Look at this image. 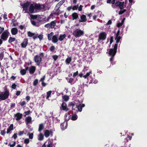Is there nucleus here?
<instances>
[{
    "mask_svg": "<svg viewBox=\"0 0 147 147\" xmlns=\"http://www.w3.org/2000/svg\"><path fill=\"white\" fill-rule=\"evenodd\" d=\"M44 56L43 53H40L39 55H36L34 57V62L36 63L37 65H39L40 63L42 61V58Z\"/></svg>",
    "mask_w": 147,
    "mask_h": 147,
    "instance_id": "nucleus-1",
    "label": "nucleus"
},
{
    "mask_svg": "<svg viewBox=\"0 0 147 147\" xmlns=\"http://www.w3.org/2000/svg\"><path fill=\"white\" fill-rule=\"evenodd\" d=\"M84 33V32L83 31L78 28L74 31L72 34L76 38H77L83 36Z\"/></svg>",
    "mask_w": 147,
    "mask_h": 147,
    "instance_id": "nucleus-2",
    "label": "nucleus"
},
{
    "mask_svg": "<svg viewBox=\"0 0 147 147\" xmlns=\"http://www.w3.org/2000/svg\"><path fill=\"white\" fill-rule=\"evenodd\" d=\"M117 44H115L114 46L113 49H109V56L114 57L117 52Z\"/></svg>",
    "mask_w": 147,
    "mask_h": 147,
    "instance_id": "nucleus-3",
    "label": "nucleus"
},
{
    "mask_svg": "<svg viewBox=\"0 0 147 147\" xmlns=\"http://www.w3.org/2000/svg\"><path fill=\"white\" fill-rule=\"evenodd\" d=\"M9 95V91L6 88L5 89V92L3 93L2 92L0 94V100H4L7 98Z\"/></svg>",
    "mask_w": 147,
    "mask_h": 147,
    "instance_id": "nucleus-4",
    "label": "nucleus"
},
{
    "mask_svg": "<svg viewBox=\"0 0 147 147\" xmlns=\"http://www.w3.org/2000/svg\"><path fill=\"white\" fill-rule=\"evenodd\" d=\"M114 5H113L112 7L113 8H116L117 7H119L120 9L121 10L122 9L124 8V2H120L119 1H117Z\"/></svg>",
    "mask_w": 147,
    "mask_h": 147,
    "instance_id": "nucleus-5",
    "label": "nucleus"
},
{
    "mask_svg": "<svg viewBox=\"0 0 147 147\" xmlns=\"http://www.w3.org/2000/svg\"><path fill=\"white\" fill-rule=\"evenodd\" d=\"M9 33L7 30H5L2 33L1 38L3 41H6L9 37Z\"/></svg>",
    "mask_w": 147,
    "mask_h": 147,
    "instance_id": "nucleus-6",
    "label": "nucleus"
},
{
    "mask_svg": "<svg viewBox=\"0 0 147 147\" xmlns=\"http://www.w3.org/2000/svg\"><path fill=\"white\" fill-rule=\"evenodd\" d=\"M57 23L56 20L52 21L50 23H48L45 25V27L47 28H48L53 29L54 28V27L56 26Z\"/></svg>",
    "mask_w": 147,
    "mask_h": 147,
    "instance_id": "nucleus-7",
    "label": "nucleus"
},
{
    "mask_svg": "<svg viewBox=\"0 0 147 147\" xmlns=\"http://www.w3.org/2000/svg\"><path fill=\"white\" fill-rule=\"evenodd\" d=\"M60 109L65 112H67L69 111V109L67 107V104L65 102H63L60 107Z\"/></svg>",
    "mask_w": 147,
    "mask_h": 147,
    "instance_id": "nucleus-8",
    "label": "nucleus"
},
{
    "mask_svg": "<svg viewBox=\"0 0 147 147\" xmlns=\"http://www.w3.org/2000/svg\"><path fill=\"white\" fill-rule=\"evenodd\" d=\"M107 34L105 32H100L99 35L98 41L101 40H104L106 38Z\"/></svg>",
    "mask_w": 147,
    "mask_h": 147,
    "instance_id": "nucleus-9",
    "label": "nucleus"
},
{
    "mask_svg": "<svg viewBox=\"0 0 147 147\" xmlns=\"http://www.w3.org/2000/svg\"><path fill=\"white\" fill-rule=\"evenodd\" d=\"M44 133L45 137L48 138L50 135L51 136H53V132L51 129L50 130H46L45 131Z\"/></svg>",
    "mask_w": 147,
    "mask_h": 147,
    "instance_id": "nucleus-10",
    "label": "nucleus"
},
{
    "mask_svg": "<svg viewBox=\"0 0 147 147\" xmlns=\"http://www.w3.org/2000/svg\"><path fill=\"white\" fill-rule=\"evenodd\" d=\"M30 2L28 1H26V3L21 5V6L22 7L23 9L26 11L27 10L28 8L30 5Z\"/></svg>",
    "mask_w": 147,
    "mask_h": 147,
    "instance_id": "nucleus-11",
    "label": "nucleus"
},
{
    "mask_svg": "<svg viewBox=\"0 0 147 147\" xmlns=\"http://www.w3.org/2000/svg\"><path fill=\"white\" fill-rule=\"evenodd\" d=\"M14 117H16V120L17 121H18L22 119L23 115L22 113H17L14 115Z\"/></svg>",
    "mask_w": 147,
    "mask_h": 147,
    "instance_id": "nucleus-12",
    "label": "nucleus"
},
{
    "mask_svg": "<svg viewBox=\"0 0 147 147\" xmlns=\"http://www.w3.org/2000/svg\"><path fill=\"white\" fill-rule=\"evenodd\" d=\"M28 44V39L27 38L24 39L23 42L21 44V46L23 48H25Z\"/></svg>",
    "mask_w": 147,
    "mask_h": 147,
    "instance_id": "nucleus-13",
    "label": "nucleus"
},
{
    "mask_svg": "<svg viewBox=\"0 0 147 147\" xmlns=\"http://www.w3.org/2000/svg\"><path fill=\"white\" fill-rule=\"evenodd\" d=\"M31 22L32 25L37 27L39 26L40 21L37 19H36L34 20H31Z\"/></svg>",
    "mask_w": 147,
    "mask_h": 147,
    "instance_id": "nucleus-14",
    "label": "nucleus"
},
{
    "mask_svg": "<svg viewBox=\"0 0 147 147\" xmlns=\"http://www.w3.org/2000/svg\"><path fill=\"white\" fill-rule=\"evenodd\" d=\"M80 19L79 20V22H85L87 21L86 16L85 15H82L80 16Z\"/></svg>",
    "mask_w": 147,
    "mask_h": 147,
    "instance_id": "nucleus-15",
    "label": "nucleus"
},
{
    "mask_svg": "<svg viewBox=\"0 0 147 147\" xmlns=\"http://www.w3.org/2000/svg\"><path fill=\"white\" fill-rule=\"evenodd\" d=\"M65 0H61L59 1L56 5L55 8H57V11H58L60 6L65 2Z\"/></svg>",
    "mask_w": 147,
    "mask_h": 147,
    "instance_id": "nucleus-16",
    "label": "nucleus"
},
{
    "mask_svg": "<svg viewBox=\"0 0 147 147\" xmlns=\"http://www.w3.org/2000/svg\"><path fill=\"white\" fill-rule=\"evenodd\" d=\"M61 128L62 130H64L67 127V122H64L60 124Z\"/></svg>",
    "mask_w": 147,
    "mask_h": 147,
    "instance_id": "nucleus-17",
    "label": "nucleus"
},
{
    "mask_svg": "<svg viewBox=\"0 0 147 147\" xmlns=\"http://www.w3.org/2000/svg\"><path fill=\"white\" fill-rule=\"evenodd\" d=\"M85 105L84 104H80L78 106L76 105V108H77L79 111L81 112L82 110V108L85 107Z\"/></svg>",
    "mask_w": 147,
    "mask_h": 147,
    "instance_id": "nucleus-18",
    "label": "nucleus"
},
{
    "mask_svg": "<svg viewBox=\"0 0 147 147\" xmlns=\"http://www.w3.org/2000/svg\"><path fill=\"white\" fill-rule=\"evenodd\" d=\"M30 6L29 8V11L31 13H33L34 12L35 9L34 5L33 4H31L30 5Z\"/></svg>",
    "mask_w": 147,
    "mask_h": 147,
    "instance_id": "nucleus-19",
    "label": "nucleus"
},
{
    "mask_svg": "<svg viewBox=\"0 0 147 147\" xmlns=\"http://www.w3.org/2000/svg\"><path fill=\"white\" fill-rule=\"evenodd\" d=\"M72 20H76L78 18V14L77 13L74 12L71 15Z\"/></svg>",
    "mask_w": 147,
    "mask_h": 147,
    "instance_id": "nucleus-20",
    "label": "nucleus"
},
{
    "mask_svg": "<svg viewBox=\"0 0 147 147\" xmlns=\"http://www.w3.org/2000/svg\"><path fill=\"white\" fill-rule=\"evenodd\" d=\"M58 34H55L52 37V42L54 43H57L58 41L57 36Z\"/></svg>",
    "mask_w": 147,
    "mask_h": 147,
    "instance_id": "nucleus-21",
    "label": "nucleus"
},
{
    "mask_svg": "<svg viewBox=\"0 0 147 147\" xmlns=\"http://www.w3.org/2000/svg\"><path fill=\"white\" fill-rule=\"evenodd\" d=\"M36 70V67L34 66H31L29 69V73L30 74H33Z\"/></svg>",
    "mask_w": 147,
    "mask_h": 147,
    "instance_id": "nucleus-22",
    "label": "nucleus"
},
{
    "mask_svg": "<svg viewBox=\"0 0 147 147\" xmlns=\"http://www.w3.org/2000/svg\"><path fill=\"white\" fill-rule=\"evenodd\" d=\"M11 32L12 35H15L17 34L18 30L16 28H13L11 29Z\"/></svg>",
    "mask_w": 147,
    "mask_h": 147,
    "instance_id": "nucleus-23",
    "label": "nucleus"
},
{
    "mask_svg": "<svg viewBox=\"0 0 147 147\" xmlns=\"http://www.w3.org/2000/svg\"><path fill=\"white\" fill-rule=\"evenodd\" d=\"M32 117L30 116H29L26 117L25 120L26 125H28L31 121Z\"/></svg>",
    "mask_w": 147,
    "mask_h": 147,
    "instance_id": "nucleus-24",
    "label": "nucleus"
},
{
    "mask_svg": "<svg viewBox=\"0 0 147 147\" xmlns=\"http://www.w3.org/2000/svg\"><path fill=\"white\" fill-rule=\"evenodd\" d=\"M72 58L71 57L67 58L65 60V62L67 65H69L71 61Z\"/></svg>",
    "mask_w": 147,
    "mask_h": 147,
    "instance_id": "nucleus-25",
    "label": "nucleus"
},
{
    "mask_svg": "<svg viewBox=\"0 0 147 147\" xmlns=\"http://www.w3.org/2000/svg\"><path fill=\"white\" fill-rule=\"evenodd\" d=\"M66 36V35L64 34L63 35L60 34L59 36L58 40L60 41L63 40Z\"/></svg>",
    "mask_w": 147,
    "mask_h": 147,
    "instance_id": "nucleus-26",
    "label": "nucleus"
},
{
    "mask_svg": "<svg viewBox=\"0 0 147 147\" xmlns=\"http://www.w3.org/2000/svg\"><path fill=\"white\" fill-rule=\"evenodd\" d=\"M34 6L35 9L36 10H39L40 9L41 7L40 4L35 3L34 4Z\"/></svg>",
    "mask_w": 147,
    "mask_h": 147,
    "instance_id": "nucleus-27",
    "label": "nucleus"
},
{
    "mask_svg": "<svg viewBox=\"0 0 147 147\" xmlns=\"http://www.w3.org/2000/svg\"><path fill=\"white\" fill-rule=\"evenodd\" d=\"M54 34L53 32H52L50 34H48L47 35V38L49 40H52V37Z\"/></svg>",
    "mask_w": 147,
    "mask_h": 147,
    "instance_id": "nucleus-28",
    "label": "nucleus"
},
{
    "mask_svg": "<svg viewBox=\"0 0 147 147\" xmlns=\"http://www.w3.org/2000/svg\"><path fill=\"white\" fill-rule=\"evenodd\" d=\"M44 126L43 124L42 123L39 125L38 131L40 132L44 129Z\"/></svg>",
    "mask_w": 147,
    "mask_h": 147,
    "instance_id": "nucleus-29",
    "label": "nucleus"
},
{
    "mask_svg": "<svg viewBox=\"0 0 147 147\" xmlns=\"http://www.w3.org/2000/svg\"><path fill=\"white\" fill-rule=\"evenodd\" d=\"M78 117V116L76 114H72L71 119L72 120L75 121L77 119Z\"/></svg>",
    "mask_w": 147,
    "mask_h": 147,
    "instance_id": "nucleus-30",
    "label": "nucleus"
},
{
    "mask_svg": "<svg viewBox=\"0 0 147 147\" xmlns=\"http://www.w3.org/2000/svg\"><path fill=\"white\" fill-rule=\"evenodd\" d=\"M44 138V135L41 133L38 135V139L39 140L42 141L43 140Z\"/></svg>",
    "mask_w": 147,
    "mask_h": 147,
    "instance_id": "nucleus-31",
    "label": "nucleus"
},
{
    "mask_svg": "<svg viewBox=\"0 0 147 147\" xmlns=\"http://www.w3.org/2000/svg\"><path fill=\"white\" fill-rule=\"evenodd\" d=\"M63 99L65 101H67L69 99V97L67 95H65L62 96Z\"/></svg>",
    "mask_w": 147,
    "mask_h": 147,
    "instance_id": "nucleus-32",
    "label": "nucleus"
},
{
    "mask_svg": "<svg viewBox=\"0 0 147 147\" xmlns=\"http://www.w3.org/2000/svg\"><path fill=\"white\" fill-rule=\"evenodd\" d=\"M16 40L15 38H12V37H10L8 40V42L9 43H11L13 42L14 41Z\"/></svg>",
    "mask_w": 147,
    "mask_h": 147,
    "instance_id": "nucleus-33",
    "label": "nucleus"
},
{
    "mask_svg": "<svg viewBox=\"0 0 147 147\" xmlns=\"http://www.w3.org/2000/svg\"><path fill=\"white\" fill-rule=\"evenodd\" d=\"M26 73V71L24 69H22L20 70V73L21 74L22 76L25 75Z\"/></svg>",
    "mask_w": 147,
    "mask_h": 147,
    "instance_id": "nucleus-34",
    "label": "nucleus"
},
{
    "mask_svg": "<svg viewBox=\"0 0 147 147\" xmlns=\"http://www.w3.org/2000/svg\"><path fill=\"white\" fill-rule=\"evenodd\" d=\"M48 143L47 147H52L53 146V142L50 140H48L47 141Z\"/></svg>",
    "mask_w": 147,
    "mask_h": 147,
    "instance_id": "nucleus-35",
    "label": "nucleus"
},
{
    "mask_svg": "<svg viewBox=\"0 0 147 147\" xmlns=\"http://www.w3.org/2000/svg\"><path fill=\"white\" fill-rule=\"evenodd\" d=\"M75 106V103L74 102H70L68 104V106L69 107H73H73H74Z\"/></svg>",
    "mask_w": 147,
    "mask_h": 147,
    "instance_id": "nucleus-36",
    "label": "nucleus"
},
{
    "mask_svg": "<svg viewBox=\"0 0 147 147\" xmlns=\"http://www.w3.org/2000/svg\"><path fill=\"white\" fill-rule=\"evenodd\" d=\"M34 33H32L30 31H28L27 33L28 36L30 37H32L34 36Z\"/></svg>",
    "mask_w": 147,
    "mask_h": 147,
    "instance_id": "nucleus-37",
    "label": "nucleus"
},
{
    "mask_svg": "<svg viewBox=\"0 0 147 147\" xmlns=\"http://www.w3.org/2000/svg\"><path fill=\"white\" fill-rule=\"evenodd\" d=\"M16 144V142L15 141H13L9 144V145L10 147H13L15 146Z\"/></svg>",
    "mask_w": 147,
    "mask_h": 147,
    "instance_id": "nucleus-38",
    "label": "nucleus"
},
{
    "mask_svg": "<svg viewBox=\"0 0 147 147\" xmlns=\"http://www.w3.org/2000/svg\"><path fill=\"white\" fill-rule=\"evenodd\" d=\"M121 38V37L119 36H116L115 39L116 40V43H118L120 41V40Z\"/></svg>",
    "mask_w": 147,
    "mask_h": 147,
    "instance_id": "nucleus-39",
    "label": "nucleus"
},
{
    "mask_svg": "<svg viewBox=\"0 0 147 147\" xmlns=\"http://www.w3.org/2000/svg\"><path fill=\"white\" fill-rule=\"evenodd\" d=\"M52 91L51 90L49 91H48L47 92V99H48L49 98V97L50 96L51 94L52 93Z\"/></svg>",
    "mask_w": 147,
    "mask_h": 147,
    "instance_id": "nucleus-40",
    "label": "nucleus"
},
{
    "mask_svg": "<svg viewBox=\"0 0 147 147\" xmlns=\"http://www.w3.org/2000/svg\"><path fill=\"white\" fill-rule=\"evenodd\" d=\"M79 5L77 4L76 5H74L72 7V9L73 10H76L78 8Z\"/></svg>",
    "mask_w": 147,
    "mask_h": 147,
    "instance_id": "nucleus-41",
    "label": "nucleus"
},
{
    "mask_svg": "<svg viewBox=\"0 0 147 147\" xmlns=\"http://www.w3.org/2000/svg\"><path fill=\"white\" fill-rule=\"evenodd\" d=\"M28 135L29 136V138L30 139H32L33 137V133H28Z\"/></svg>",
    "mask_w": 147,
    "mask_h": 147,
    "instance_id": "nucleus-42",
    "label": "nucleus"
},
{
    "mask_svg": "<svg viewBox=\"0 0 147 147\" xmlns=\"http://www.w3.org/2000/svg\"><path fill=\"white\" fill-rule=\"evenodd\" d=\"M91 73V71L87 73L85 75H84L83 77L85 78H88V77L90 76V74Z\"/></svg>",
    "mask_w": 147,
    "mask_h": 147,
    "instance_id": "nucleus-43",
    "label": "nucleus"
},
{
    "mask_svg": "<svg viewBox=\"0 0 147 147\" xmlns=\"http://www.w3.org/2000/svg\"><path fill=\"white\" fill-rule=\"evenodd\" d=\"M58 56L57 55H54L52 56V57L54 60V61H55L58 58Z\"/></svg>",
    "mask_w": 147,
    "mask_h": 147,
    "instance_id": "nucleus-44",
    "label": "nucleus"
},
{
    "mask_svg": "<svg viewBox=\"0 0 147 147\" xmlns=\"http://www.w3.org/2000/svg\"><path fill=\"white\" fill-rule=\"evenodd\" d=\"M126 11V9H123V10L120 11L119 12V15H121L124 13Z\"/></svg>",
    "mask_w": 147,
    "mask_h": 147,
    "instance_id": "nucleus-45",
    "label": "nucleus"
},
{
    "mask_svg": "<svg viewBox=\"0 0 147 147\" xmlns=\"http://www.w3.org/2000/svg\"><path fill=\"white\" fill-rule=\"evenodd\" d=\"M38 83V80L37 79L34 80L33 82V84L34 86H36Z\"/></svg>",
    "mask_w": 147,
    "mask_h": 147,
    "instance_id": "nucleus-46",
    "label": "nucleus"
},
{
    "mask_svg": "<svg viewBox=\"0 0 147 147\" xmlns=\"http://www.w3.org/2000/svg\"><path fill=\"white\" fill-rule=\"evenodd\" d=\"M24 143L26 144H28L30 142V140L28 138H26L25 139L24 141Z\"/></svg>",
    "mask_w": 147,
    "mask_h": 147,
    "instance_id": "nucleus-47",
    "label": "nucleus"
},
{
    "mask_svg": "<svg viewBox=\"0 0 147 147\" xmlns=\"http://www.w3.org/2000/svg\"><path fill=\"white\" fill-rule=\"evenodd\" d=\"M17 85L15 83H13L12 84L11 86V88L13 89H15L16 88Z\"/></svg>",
    "mask_w": 147,
    "mask_h": 147,
    "instance_id": "nucleus-48",
    "label": "nucleus"
},
{
    "mask_svg": "<svg viewBox=\"0 0 147 147\" xmlns=\"http://www.w3.org/2000/svg\"><path fill=\"white\" fill-rule=\"evenodd\" d=\"M31 19H37L36 18H37V16L36 15H31L30 16Z\"/></svg>",
    "mask_w": 147,
    "mask_h": 147,
    "instance_id": "nucleus-49",
    "label": "nucleus"
},
{
    "mask_svg": "<svg viewBox=\"0 0 147 147\" xmlns=\"http://www.w3.org/2000/svg\"><path fill=\"white\" fill-rule=\"evenodd\" d=\"M4 57V53L3 52H2L0 53V59L1 60H2Z\"/></svg>",
    "mask_w": 147,
    "mask_h": 147,
    "instance_id": "nucleus-50",
    "label": "nucleus"
},
{
    "mask_svg": "<svg viewBox=\"0 0 147 147\" xmlns=\"http://www.w3.org/2000/svg\"><path fill=\"white\" fill-rule=\"evenodd\" d=\"M55 49V47L54 46H52L50 48V50L51 52H53Z\"/></svg>",
    "mask_w": 147,
    "mask_h": 147,
    "instance_id": "nucleus-51",
    "label": "nucleus"
},
{
    "mask_svg": "<svg viewBox=\"0 0 147 147\" xmlns=\"http://www.w3.org/2000/svg\"><path fill=\"white\" fill-rule=\"evenodd\" d=\"M31 113V112L30 110H29L27 111H25V113H26V115H24V116L25 117L26 116V115H28L30 114Z\"/></svg>",
    "mask_w": 147,
    "mask_h": 147,
    "instance_id": "nucleus-52",
    "label": "nucleus"
},
{
    "mask_svg": "<svg viewBox=\"0 0 147 147\" xmlns=\"http://www.w3.org/2000/svg\"><path fill=\"white\" fill-rule=\"evenodd\" d=\"M78 111L75 109H73L72 110V114H76L77 113Z\"/></svg>",
    "mask_w": 147,
    "mask_h": 147,
    "instance_id": "nucleus-53",
    "label": "nucleus"
},
{
    "mask_svg": "<svg viewBox=\"0 0 147 147\" xmlns=\"http://www.w3.org/2000/svg\"><path fill=\"white\" fill-rule=\"evenodd\" d=\"M38 38L40 40H41L43 38V35L42 34H40L37 36Z\"/></svg>",
    "mask_w": 147,
    "mask_h": 147,
    "instance_id": "nucleus-54",
    "label": "nucleus"
},
{
    "mask_svg": "<svg viewBox=\"0 0 147 147\" xmlns=\"http://www.w3.org/2000/svg\"><path fill=\"white\" fill-rule=\"evenodd\" d=\"M83 7V6L82 5H80L79 7H78V10L79 11H81L82 10V8Z\"/></svg>",
    "mask_w": 147,
    "mask_h": 147,
    "instance_id": "nucleus-55",
    "label": "nucleus"
},
{
    "mask_svg": "<svg viewBox=\"0 0 147 147\" xmlns=\"http://www.w3.org/2000/svg\"><path fill=\"white\" fill-rule=\"evenodd\" d=\"M113 36H111L110 37V45H111L112 43L113 42Z\"/></svg>",
    "mask_w": 147,
    "mask_h": 147,
    "instance_id": "nucleus-56",
    "label": "nucleus"
},
{
    "mask_svg": "<svg viewBox=\"0 0 147 147\" xmlns=\"http://www.w3.org/2000/svg\"><path fill=\"white\" fill-rule=\"evenodd\" d=\"M78 71H77L76 72L74 73L73 75V77L75 78L76 76L78 75Z\"/></svg>",
    "mask_w": 147,
    "mask_h": 147,
    "instance_id": "nucleus-57",
    "label": "nucleus"
},
{
    "mask_svg": "<svg viewBox=\"0 0 147 147\" xmlns=\"http://www.w3.org/2000/svg\"><path fill=\"white\" fill-rule=\"evenodd\" d=\"M4 28L3 27H1L0 26V34L1 33H2V32L4 30Z\"/></svg>",
    "mask_w": 147,
    "mask_h": 147,
    "instance_id": "nucleus-58",
    "label": "nucleus"
},
{
    "mask_svg": "<svg viewBox=\"0 0 147 147\" xmlns=\"http://www.w3.org/2000/svg\"><path fill=\"white\" fill-rule=\"evenodd\" d=\"M38 35V34H36L34 33V35L33 36V38L34 40H35L37 38H38L37 36Z\"/></svg>",
    "mask_w": 147,
    "mask_h": 147,
    "instance_id": "nucleus-59",
    "label": "nucleus"
},
{
    "mask_svg": "<svg viewBox=\"0 0 147 147\" xmlns=\"http://www.w3.org/2000/svg\"><path fill=\"white\" fill-rule=\"evenodd\" d=\"M13 124H11L10 125L8 128L10 129V130H13Z\"/></svg>",
    "mask_w": 147,
    "mask_h": 147,
    "instance_id": "nucleus-60",
    "label": "nucleus"
},
{
    "mask_svg": "<svg viewBox=\"0 0 147 147\" xmlns=\"http://www.w3.org/2000/svg\"><path fill=\"white\" fill-rule=\"evenodd\" d=\"M74 80V79L73 78H71L70 79H69V80L68 81V82L69 83H71Z\"/></svg>",
    "mask_w": 147,
    "mask_h": 147,
    "instance_id": "nucleus-61",
    "label": "nucleus"
},
{
    "mask_svg": "<svg viewBox=\"0 0 147 147\" xmlns=\"http://www.w3.org/2000/svg\"><path fill=\"white\" fill-rule=\"evenodd\" d=\"M26 104V102L25 101H23L22 102H21L20 103V105L22 106H23L24 105Z\"/></svg>",
    "mask_w": 147,
    "mask_h": 147,
    "instance_id": "nucleus-62",
    "label": "nucleus"
},
{
    "mask_svg": "<svg viewBox=\"0 0 147 147\" xmlns=\"http://www.w3.org/2000/svg\"><path fill=\"white\" fill-rule=\"evenodd\" d=\"M24 133V131H20L19 132L18 135L19 136H21Z\"/></svg>",
    "mask_w": 147,
    "mask_h": 147,
    "instance_id": "nucleus-63",
    "label": "nucleus"
},
{
    "mask_svg": "<svg viewBox=\"0 0 147 147\" xmlns=\"http://www.w3.org/2000/svg\"><path fill=\"white\" fill-rule=\"evenodd\" d=\"M5 134V131L4 130L1 131V134L3 136H4Z\"/></svg>",
    "mask_w": 147,
    "mask_h": 147,
    "instance_id": "nucleus-64",
    "label": "nucleus"
}]
</instances>
